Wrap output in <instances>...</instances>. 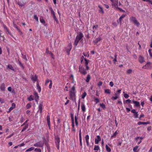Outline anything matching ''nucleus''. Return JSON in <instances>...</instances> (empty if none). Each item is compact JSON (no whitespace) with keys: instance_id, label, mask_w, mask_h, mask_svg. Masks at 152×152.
I'll return each mask as SVG.
<instances>
[{"instance_id":"obj_10","label":"nucleus","mask_w":152,"mask_h":152,"mask_svg":"<svg viewBox=\"0 0 152 152\" xmlns=\"http://www.w3.org/2000/svg\"><path fill=\"white\" fill-rule=\"evenodd\" d=\"M72 48V46L71 44L68 45V48L66 49V50L67 53L68 55H69V52Z\"/></svg>"},{"instance_id":"obj_31","label":"nucleus","mask_w":152,"mask_h":152,"mask_svg":"<svg viewBox=\"0 0 152 152\" xmlns=\"http://www.w3.org/2000/svg\"><path fill=\"white\" fill-rule=\"evenodd\" d=\"M101 38L99 37L96 38L94 42L95 43L97 44L98 42L101 41Z\"/></svg>"},{"instance_id":"obj_18","label":"nucleus","mask_w":152,"mask_h":152,"mask_svg":"<svg viewBox=\"0 0 152 152\" xmlns=\"http://www.w3.org/2000/svg\"><path fill=\"white\" fill-rule=\"evenodd\" d=\"M151 64V62H148L145 66H143L142 68L146 69L149 68Z\"/></svg>"},{"instance_id":"obj_56","label":"nucleus","mask_w":152,"mask_h":152,"mask_svg":"<svg viewBox=\"0 0 152 152\" xmlns=\"http://www.w3.org/2000/svg\"><path fill=\"white\" fill-rule=\"evenodd\" d=\"M47 148V150L48 151V152H50V146L49 145H47L46 146Z\"/></svg>"},{"instance_id":"obj_25","label":"nucleus","mask_w":152,"mask_h":152,"mask_svg":"<svg viewBox=\"0 0 152 152\" xmlns=\"http://www.w3.org/2000/svg\"><path fill=\"white\" fill-rule=\"evenodd\" d=\"M37 89L38 92H40L41 91V89L40 86H39L38 82L37 81Z\"/></svg>"},{"instance_id":"obj_55","label":"nucleus","mask_w":152,"mask_h":152,"mask_svg":"<svg viewBox=\"0 0 152 152\" xmlns=\"http://www.w3.org/2000/svg\"><path fill=\"white\" fill-rule=\"evenodd\" d=\"M124 96L126 99H128L129 97V95L127 94H124Z\"/></svg>"},{"instance_id":"obj_19","label":"nucleus","mask_w":152,"mask_h":152,"mask_svg":"<svg viewBox=\"0 0 152 152\" xmlns=\"http://www.w3.org/2000/svg\"><path fill=\"white\" fill-rule=\"evenodd\" d=\"M43 106V105L42 103H39V111H40V113H41L42 112Z\"/></svg>"},{"instance_id":"obj_35","label":"nucleus","mask_w":152,"mask_h":152,"mask_svg":"<svg viewBox=\"0 0 152 152\" xmlns=\"http://www.w3.org/2000/svg\"><path fill=\"white\" fill-rule=\"evenodd\" d=\"M34 148V147H31L28 149H27L25 152H28V151H31L33 150Z\"/></svg>"},{"instance_id":"obj_21","label":"nucleus","mask_w":152,"mask_h":152,"mask_svg":"<svg viewBox=\"0 0 152 152\" xmlns=\"http://www.w3.org/2000/svg\"><path fill=\"white\" fill-rule=\"evenodd\" d=\"M150 124V123L149 122H141V121H139L137 123V124L140 125L141 124H143V125H147L148 124Z\"/></svg>"},{"instance_id":"obj_46","label":"nucleus","mask_w":152,"mask_h":152,"mask_svg":"<svg viewBox=\"0 0 152 152\" xmlns=\"http://www.w3.org/2000/svg\"><path fill=\"white\" fill-rule=\"evenodd\" d=\"M119 98V96H116L114 97H113L111 98L113 100H115L116 99H117Z\"/></svg>"},{"instance_id":"obj_52","label":"nucleus","mask_w":152,"mask_h":152,"mask_svg":"<svg viewBox=\"0 0 152 152\" xmlns=\"http://www.w3.org/2000/svg\"><path fill=\"white\" fill-rule=\"evenodd\" d=\"M51 80H50L49 79H47L46 80L45 83V85L47 86L48 85V84L49 83V82H50V81Z\"/></svg>"},{"instance_id":"obj_7","label":"nucleus","mask_w":152,"mask_h":152,"mask_svg":"<svg viewBox=\"0 0 152 152\" xmlns=\"http://www.w3.org/2000/svg\"><path fill=\"white\" fill-rule=\"evenodd\" d=\"M17 4L20 7H21L22 6H24L26 4V3L22 0V1H18L17 2Z\"/></svg>"},{"instance_id":"obj_57","label":"nucleus","mask_w":152,"mask_h":152,"mask_svg":"<svg viewBox=\"0 0 152 152\" xmlns=\"http://www.w3.org/2000/svg\"><path fill=\"white\" fill-rule=\"evenodd\" d=\"M28 99L29 101H31L33 100V99L32 98V96H30L28 98Z\"/></svg>"},{"instance_id":"obj_29","label":"nucleus","mask_w":152,"mask_h":152,"mask_svg":"<svg viewBox=\"0 0 152 152\" xmlns=\"http://www.w3.org/2000/svg\"><path fill=\"white\" fill-rule=\"evenodd\" d=\"M100 149V147L98 145H95L94 150L96 151H98Z\"/></svg>"},{"instance_id":"obj_34","label":"nucleus","mask_w":152,"mask_h":152,"mask_svg":"<svg viewBox=\"0 0 152 152\" xmlns=\"http://www.w3.org/2000/svg\"><path fill=\"white\" fill-rule=\"evenodd\" d=\"M105 148L107 151L108 152L111 151V150L110 148L107 145L105 146Z\"/></svg>"},{"instance_id":"obj_36","label":"nucleus","mask_w":152,"mask_h":152,"mask_svg":"<svg viewBox=\"0 0 152 152\" xmlns=\"http://www.w3.org/2000/svg\"><path fill=\"white\" fill-rule=\"evenodd\" d=\"M49 9L51 12V14L53 15V16L55 15V13L52 7H50L49 8Z\"/></svg>"},{"instance_id":"obj_44","label":"nucleus","mask_w":152,"mask_h":152,"mask_svg":"<svg viewBox=\"0 0 152 152\" xmlns=\"http://www.w3.org/2000/svg\"><path fill=\"white\" fill-rule=\"evenodd\" d=\"M87 95L86 92H84L82 94V98L84 99Z\"/></svg>"},{"instance_id":"obj_17","label":"nucleus","mask_w":152,"mask_h":152,"mask_svg":"<svg viewBox=\"0 0 152 152\" xmlns=\"http://www.w3.org/2000/svg\"><path fill=\"white\" fill-rule=\"evenodd\" d=\"M81 108L83 112H85L86 111V106L84 103L83 102H82L81 104Z\"/></svg>"},{"instance_id":"obj_4","label":"nucleus","mask_w":152,"mask_h":152,"mask_svg":"<svg viewBox=\"0 0 152 152\" xmlns=\"http://www.w3.org/2000/svg\"><path fill=\"white\" fill-rule=\"evenodd\" d=\"M34 146L35 147L43 148L44 146V143L41 141L37 142L34 145Z\"/></svg>"},{"instance_id":"obj_50","label":"nucleus","mask_w":152,"mask_h":152,"mask_svg":"<svg viewBox=\"0 0 152 152\" xmlns=\"http://www.w3.org/2000/svg\"><path fill=\"white\" fill-rule=\"evenodd\" d=\"M53 18L54 20L56 21V22L57 23H58V20L57 18H56V17L55 16V15H53Z\"/></svg>"},{"instance_id":"obj_48","label":"nucleus","mask_w":152,"mask_h":152,"mask_svg":"<svg viewBox=\"0 0 152 152\" xmlns=\"http://www.w3.org/2000/svg\"><path fill=\"white\" fill-rule=\"evenodd\" d=\"M116 9H118L121 12H125V11L124 10H122V9L120 7H118Z\"/></svg>"},{"instance_id":"obj_32","label":"nucleus","mask_w":152,"mask_h":152,"mask_svg":"<svg viewBox=\"0 0 152 152\" xmlns=\"http://www.w3.org/2000/svg\"><path fill=\"white\" fill-rule=\"evenodd\" d=\"M99 106L103 109H104L106 108L105 105L103 103H100Z\"/></svg>"},{"instance_id":"obj_59","label":"nucleus","mask_w":152,"mask_h":152,"mask_svg":"<svg viewBox=\"0 0 152 152\" xmlns=\"http://www.w3.org/2000/svg\"><path fill=\"white\" fill-rule=\"evenodd\" d=\"M0 102L1 104L4 103V99H2L0 97Z\"/></svg>"},{"instance_id":"obj_27","label":"nucleus","mask_w":152,"mask_h":152,"mask_svg":"<svg viewBox=\"0 0 152 152\" xmlns=\"http://www.w3.org/2000/svg\"><path fill=\"white\" fill-rule=\"evenodd\" d=\"M78 119V118L76 116H75V125L77 126L78 125V122L77 121V120Z\"/></svg>"},{"instance_id":"obj_12","label":"nucleus","mask_w":152,"mask_h":152,"mask_svg":"<svg viewBox=\"0 0 152 152\" xmlns=\"http://www.w3.org/2000/svg\"><path fill=\"white\" fill-rule=\"evenodd\" d=\"M143 139V137H137L135 138V140L136 141H138V140H140V142H138L137 144H140L142 142V140Z\"/></svg>"},{"instance_id":"obj_33","label":"nucleus","mask_w":152,"mask_h":152,"mask_svg":"<svg viewBox=\"0 0 152 152\" xmlns=\"http://www.w3.org/2000/svg\"><path fill=\"white\" fill-rule=\"evenodd\" d=\"M39 19L40 22H41V23L43 24H44L45 23V21L42 17H41Z\"/></svg>"},{"instance_id":"obj_13","label":"nucleus","mask_w":152,"mask_h":152,"mask_svg":"<svg viewBox=\"0 0 152 152\" xmlns=\"http://www.w3.org/2000/svg\"><path fill=\"white\" fill-rule=\"evenodd\" d=\"M138 61L141 64L142 63L145 61V59L144 57L141 56H140L139 57Z\"/></svg>"},{"instance_id":"obj_15","label":"nucleus","mask_w":152,"mask_h":152,"mask_svg":"<svg viewBox=\"0 0 152 152\" xmlns=\"http://www.w3.org/2000/svg\"><path fill=\"white\" fill-rule=\"evenodd\" d=\"M47 140H46L45 138V137H43V141H44V143L45 145L46 146H47V145H49V144H48V141L49 140V137H48L47 138Z\"/></svg>"},{"instance_id":"obj_61","label":"nucleus","mask_w":152,"mask_h":152,"mask_svg":"<svg viewBox=\"0 0 152 152\" xmlns=\"http://www.w3.org/2000/svg\"><path fill=\"white\" fill-rule=\"evenodd\" d=\"M148 52L151 57H152V53H151V49H149V50Z\"/></svg>"},{"instance_id":"obj_11","label":"nucleus","mask_w":152,"mask_h":152,"mask_svg":"<svg viewBox=\"0 0 152 152\" xmlns=\"http://www.w3.org/2000/svg\"><path fill=\"white\" fill-rule=\"evenodd\" d=\"M50 115H47V121L49 129H50Z\"/></svg>"},{"instance_id":"obj_41","label":"nucleus","mask_w":152,"mask_h":152,"mask_svg":"<svg viewBox=\"0 0 152 152\" xmlns=\"http://www.w3.org/2000/svg\"><path fill=\"white\" fill-rule=\"evenodd\" d=\"M138 146H136L134 147L133 149V151L134 152H137V150L138 148Z\"/></svg>"},{"instance_id":"obj_16","label":"nucleus","mask_w":152,"mask_h":152,"mask_svg":"<svg viewBox=\"0 0 152 152\" xmlns=\"http://www.w3.org/2000/svg\"><path fill=\"white\" fill-rule=\"evenodd\" d=\"M0 89L1 91H5V84L3 83L1 85Z\"/></svg>"},{"instance_id":"obj_37","label":"nucleus","mask_w":152,"mask_h":152,"mask_svg":"<svg viewBox=\"0 0 152 152\" xmlns=\"http://www.w3.org/2000/svg\"><path fill=\"white\" fill-rule=\"evenodd\" d=\"M118 3H115L114 1L113 2H112V5L114 7L116 8L118 7Z\"/></svg>"},{"instance_id":"obj_14","label":"nucleus","mask_w":152,"mask_h":152,"mask_svg":"<svg viewBox=\"0 0 152 152\" xmlns=\"http://www.w3.org/2000/svg\"><path fill=\"white\" fill-rule=\"evenodd\" d=\"M15 104L14 103H12V106L10 107L9 109V111H7L8 113H9L10 111L13 110L15 107Z\"/></svg>"},{"instance_id":"obj_30","label":"nucleus","mask_w":152,"mask_h":152,"mask_svg":"<svg viewBox=\"0 0 152 152\" xmlns=\"http://www.w3.org/2000/svg\"><path fill=\"white\" fill-rule=\"evenodd\" d=\"M99 8L100 10H99V13H102L103 14L104 13V11L103 10L102 8L100 5H99Z\"/></svg>"},{"instance_id":"obj_42","label":"nucleus","mask_w":152,"mask_h":152,"mask_svg":"<svg viewBox=\"0 0 152 152\" xmlns=\"http://www.w3.org/2000/svg\"><path fill=\"white\" fill-rule=\"evenodd\" d=\"M132 72V69H129L126 71V73L127 74H131Z\"/></svg>"},{"instance_id":"obj_28","label":"nucleus","mask_w":152,"mask_h":152,"mask_svg":"<svg viewBox=\"0 0 152 152\" xmlns=\"http://www.w3.org/2000/svg\"><path fill=\"white\" fill-rule=\"evenodd\" d=\"M91 79V76L90 75H88L86 77V81L87 83H88Z\"/></svg>"},{"instance_id":"obj_43","label":"nucleus","mask_w":152,"mask_h":152,"mask_svg":"<svg viewBox=\"0 0 152 152\" xmlns=\"http://www.w3.org/2000/svg\"><path fill=\"white\" fill-rule=\"evenodd\" d=\"M84 59L85 61V65H88V63H89V60H88L86 58H85Z\"/></svg>"},{"instance_id":"obj_58","label":"nucleus","mask_w":152,"mask_h":152,"mask_svg":"<svg viewBox=\"0 0 152 152\" xmlns=\"http://www.w3.org/2000/svg\"><path fill=\"white\" fill-rule=\"evenodd\" d=\"M85 140H89V136L88 135H87L85 137Z\"/></svg>"},{"instance_id":"obj_51","label":"nucleus","mask_w":152,"mask_h":152,"mask_svg":"<svg viewBox=\"0 0 152 152\" xmlns=\"http://www.w3.org/2000/svg\"><path fill=\"white\" fill-rule=\"evenodd\" d=\"M95 102H96V103H99V99L97 98H95L94 99Z\"/></svg>"},{"instance_id":"obj_1","label":"nucleus","mask_w":152,"mask_h":152,"mask_svg":"<svg viewBox=\"0 0 152 152\" xmlns=\"http://www.w3.org/2000/svg\"><path fill=\"white\" fill-rule=\"evenodd\" d=\"M54 142L58 149H59L60 142V137L58 135H55L54 137Z\"/></svg>"},{"instance_id":"obj_3","label":"nucleus","mask_w":152,"mask_h":152,"mask_svg":"<svg viewBox=\"0 0 152 152\" xmlns=\"http://www.w3.org/2000/svg\"><path fill=\"white\" fill-rule=\"evenodd\" d=\"M70 96L69 98L72 100H76L75 92L74 91H70L69 93Z\"/></svg>"},{"instance_id":"obj_64","label":"nucleus","mask_w":152,"mask_h":152,"mask_svg":"<svg viewBox=\"0 0 152 152\" xmlns=\"http://www.w3.org/2000/svg\"><path fill=\"white\" fill-rule=\"evenodd\" d=\"M3 26L4 29L5 30L7 31H8L9 30L7 28V27L5 25H3Z\"/></svg>"},{"instance_id":"obj_20","label":"nucleus","mask_w":152,"mask_h":152,"mask_svg":"<svg viewBox=\"0 0 152 152\" xmlns=\"http://www.w3.org/2000/svg\"><path fill=\"white\" fill-rule=\"evenodd\" d=\"M31 78L32 80L34 81V83L37 81V80H38L37 77L36 75H35L34 76H32Z\"/></svg>"},{"instance_id":"obj_2","label":"nucleus","mask_w":152,"mask_h":152,"mask_svg":"<svg viewBox=\"0 0 152 152\" xmlns=\"http://www.w3.org/2000/svg\"><path fill=\"white\" fill-rule=\"evenodd\" d=\"M129 20L131 22H133L134 25L137 26L138 27L139 26L140 23L137 20L135 17L132 16L130 18Z\"/></svg>"},{"instance_id":"obj_26","label":"nucleus","mask_w":152,"mask_h":152,"mask_svg":"<svg viewBox=\"0 0 152 152\" xmlns=\"http://www.w3.org/2000/svg\"><path fill=\"white\" fill-rule=\"evenodd\" d=\"M46 53L47 54H49L51 55V56L52 58H53V53L50 51L49 50H48V48H47L46 49Z\"/></svg>"},{"instance_id":"obj_45","label":"nucleus","mask_w":152,"mask_h":152,"mask_svg":"<svg viewBox=\"0 0 152 152\" xmlns=\"http://www.w3.org/2000/svg\"><path fill=\"white\" fill-rule=\"evenodd\" d=\"M7 68L10 69H11L12 70H14V68L11 65H8L7 66Z\"/></svg>"},{"instance_id":"obj_23","label":"nucleus","mask_w":152,"mask_h":152,"mask_svg":"<svg viewBox=\"0 0 152 152\" xmlns=\"http://www.w3.org/2000/svg\"><path fill=\"white\" fill-rule=\"evenodd\" d=\"M98 28V26L97 25H96L93 26L92 27L93 29V31L94 33L95 31Z\"/></svg>"},{"instance_id":"obj_47","label":"nucleus","mask_w":152,"mask_h":152,"mask_svg":"<svg viewBox=\"0 0 152 152\" xmlns=\"http://www.w3.org/2000/svg\"><path fill=\"white\" fill-rule=\"evenodd\" d=\"M34 151L37 152H41V150L40 148H36L34 149Z\"/></svg>"},{"instance_id":"obj_22","label":"nucleus","mask_w":152,"mask_h":152,"mask_svg":"<svg viewBox=\"0 0 152 152\" xmlns=\"http://www.w3.org/2000/svg\"><path fill=\"white\" fill-rule=\"evenodd\" d=\"M133 102L134 104V106L137 107H138L140 106V103L137 101L133 100Z\"/></svg>"},{"instance_id":"obj_8","label":"nucleus","mask_w":152,"mask_h":152,"mask_svg":"<svg viewBox=\"0 0 152 152\" xmlns=\"http://www.w3.org/2000/svg\"><path fill=\"white\" fill-rule=\"evenodd\" d=\"M126 16V14H123L119 18L117 22L118 23H120V24L122 23V20Z\"/></svg>"},{"instance_id":"obj_24","label":"nucleus","mask_w":152,"mask_h":152,"mask_svg":"<svg viewBox=\"0 0 152 152\" xmlns=\"http://www.w3.org/2000/svg\"><path fill=\"white\" fill-rule=\"evenodd\" d=\"M80 40L75 38L74 43V45L75 46H76L77 45Z\"/></svg>"},{"instance_id":"obj_5","label":"nucleus","mask_w":152,"mask_h":152,"mask_svg":"<svg viewBox=\"0 0 152 152\" xmlns=\"http://www.w3.org/2000/svg\"><path fill=\"white\" fill-rule=\"evenodd\" d=\"M79 72L81 74L84 75H85L87 74V72L86 71V69L82 67H79Z\"/></svg>"},{"instance_id":"obj_62","label":"nucleus","mask_w":152,"mask_h":152,"mask_svg":"<svg viewBox=\"0 0 152 152\" xmlns=\"http://www.w3.org/2000/svg\"><path fill=\"white\" fill-rule=\"evenodd\" d=\"M52 81L51 80H50V84L49 85V88L51 89V88L52 87Z\"/></svg>"},{"instance_id":"obj_54","label":"nucleus","mask_w":152,"mask_h":152,"mask_svg":"<svg viewBox=\"0 0 152 152\" xmlns=\"http://www.w3.org/2000/svg\"><path fill=\"white\" fill-rule=\"evenodd\" d=\"M138 114L137 113V112H136V113L134 114V116L135 118H137L138 117Z\"/></svg>"},{"instance_id":"obj_39","label":"nucleus","mask_w":152,"mask_h":152,"mask_svg":"<svg viewBox=\"0 0 152 152\" xmlns=\"http://www.w3.org/2000/svg\"><path fill=\"white\" fill-rule=\"evenodd\" d=\"M28 124H26L25 125V126L24 127L23 129L21 131V132H23L28 127Z\"/></svg>"},{"instance_id":"obj_53","label":"nucleus","mask_w":152,"mask_h":152,"mask_svg":"<svg viewBox=\"0 0 152 152\" xmlns=\"http://www.w3.org/2000/svg\"><path fill=\"white\" fill-rule=\"evenodd\" d=\"M70 77L72 78V83H74V79L73 75H71Z\"/></svg>"},{"instance_id":"obj_40","label":"nucleus","mask_w":152,"mask_h":152,"mask_svg":"<svg viewBox=\"0 0 152 152\" xmlns=\"http://www.w3.org/2000/svg\"><path fill=\"white\" fill-rule=\"evenodd\" d=\"M104 93H105L109 94L110 93V91L109 89H105L104 90Z\"/></svg>"},{"instance_id":"obj_49","label":"nucleus","mask_w":152,"mask_h":152,"mask_svg":"<svg viewBox=\"0 0 152 152\" xmlns=\"http://www.w3.org/2000/svg\"><path fill=\"white\" fill-rule=\"evenodd\" d=\"M31 106L30 104L28 103L26 105V109H28L30 108L31 107Z\"/></svg>"},{"instance_id":"obj_60","label":"nucleus","mask_w":152,"mask_h":152,"mask_svg":"<svg viewBox=\"0 0 152 152\" xmlns=\"http://www.w3.org/2000/svg\"><path fill=\"white\" fill-rule=\"evenodd\" d=\"M19 65L23 69L24 68V66L23 65V64L20 62V61L19 62Z\"/></svg>"},{"instance_id":"obj_63","label":"nucleus","mask_w":152,"mask_h":152,"mask_svg":"<svg viewBox=\"0 0 152 152\" xmlns=\"http://www.w3.org/2000/svg\"><path fill=\"white\" fill-rule=\"evenodd\" d=\"M131 102V100L129 99H127L125 101V102L127 104L130 103Z\"/></svg>"},{"instance_id":"obj_38","label":"nucleus","mask_w":152,"mask_h":152,"mask_svg":"<svg viewBox=\"0 0 152 152\" xmlns=\"http://www.w3.org/2000/svg\"><path fill=\"white\" fill-rule=\"evenodd\" d=\"M34 19H35L37 22H39L38 18L37 15H34Z\"/></svg>"},{"instance_id":"obj_6","label":"nucleus","mask_w":152,"mask_h":152,"mask_svg":"<svg viewBox=\"0 0 152 152\" xmlns=\"http://www.w3.org/2000/svg\"><path fill=\"white\" fill-rule=\"evenodd\" d=\"M84 35L83 33L81 32H80L76 36V38L80 41L82 39Z\"/></svg>"},{"instance_id":"obj_9","label":"nucleus","mask_w":152,"mask_h":152,"mask_svg":"<svg viewBox=\"0 0 152 152\" xmlns=\"http://www.w3.org/2000/svg\"><path fill=\"white\" fill-rule=\"evenodd\" d=\"M101 140L100 136L99 135L97 136V138L95 139V144H98Z\"/></svg>"}]
</instances>
